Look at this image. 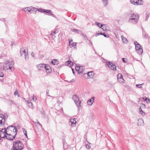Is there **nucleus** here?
I'll use <instances>...</instances> for the list:
<instances>
[{
	"label": "nucleus",
	"instance_id": "obj_56",
	"mask_svg": "<svg viewBox=\"0 0 150 150\" xmlns=\"http://www.w3.org/2000/svg\"><path fill=\"white\" fill-rule=\"evenodd\" d=\"M37 123H38V124H39V125L40 126V127H42V125H41V124H40V122H37Z\"/></svg>",
	"mask_w": 150,
	"mask_h": 150
},
{
	"label": "nucleus",
	"instance_id": "obj_32",
	"mask_svg": "<svg viewBox=\"0 0 150 150\" xmlns=\"http://www.w3.org/2000/svg\"><path fill=\"white\" fill-rule=\"evenodd\" d=\"M117 78L118 80L119 79H120L122 78V74L120 73L118 74L117 76Z\"/></svg>",
	"mask_w": 150,
	"mask_h": 150
},
{
	"label": "nucleus",
	"instance_id": "obj_47",
	"mask_svg": "<svg viewBox=\"0 0 150 150\" xmlns=\"http://www.w3.org/2000/svg\"><path fill=\"white\" fill-rule=\"evenodd\" d=\"M86 147L87 149H89L91 147V146L89 145L86 144Z\"/></svg>",
	"mask_w": 150,
	"mask_h": 150
},
{
	"label": "nucleus",
	"instance_id": "obj_8",
	"mask_svg": "<svg viewBox=\"0 0 150 150\" xmlns=\"http://www.w3.org/2000/svg\"><path fill=\"white\" fill-rule=\"evenodd\" d=\"M106 64L108 66V67L112 70L116 71V66L115 65L113 64L112 62H106Z\"/></svg>",
	"mask_w": 150,
	"mask_h": 150
},
{
	"label": "nucleus",
	"instance_id": "obj_24",
	"mask_svg": "<svg viewBox=\"0 0 150 150\" xmlns=\"http://www.w3.org/2000/svg\"><path fill=\"white\" fill-rule=\"evenodd\" d=\"M51 63L53 65H57L58 64V62L56 59H54L51 62Z\"/></svg>",
	"mask_w": 150,
	"mask_h": 150
},
{
	"label": "nucleus",
	"instance_id": "obj_44",
	"mask_svg": "<svg viewBox=\"0 0 150 150\" xmlns=\"http://www.w3.org/2000/svg\"><path fill=\"white\" fill-rule=\"evenodd\" d=\"M81 34H82V35L83 36V38L84 39L86 40L87 39V37L86 35L83 34L82 33Z\"/></svg>",
	"mask_w": 150,
	"mask_h": 150
},
{
	"label": "nucleus",
	"instance_id": "obj_33",
	"mask_svg": "<svg viewBox=\"0 0 150 150\" xmlns=\"http://www.w3.org/2000/svg\"><path fill=\"white\" fill-rule=\"evenodd\" d=\"M68 64H70V66H72L73 65V63L71 61H68L66 62Z\"/></svg>",
	"mask_w": 150,
	"mask_h": 150
},
{
	"label": "nucleus",
	"instance_id": "obj_17",
	"mask_svg": "<svg viewBox=\"0 0 150 150\" xmlns=\"http://www.w3.org/2000/svg\"><path fill=\"white\" fill-rule=\"evenodd\" d=\"M137 124L139 126H142L144 125V123L143 120L142 118H139L138 120Z\"/></svg>",
	"mask_w": 150,
	"mask_h": 150
},
{
	"label": "nucleus",
	"instance_id": "obj_10",
	"mask_svg": "<svg viewBox=\"0 0 150 150\" xmlns=\"http://www.w3.org/2000/svg\"><path fill=\"white\" fill-rule=\"evenodd\" d=\"M5 116L2 114L0 115V127L4 125L5 121Z\"/></svg>",
	"mask_w": 150,
	"mask_h": 150
},
{
	"label": "nucleus",
	"instance_id": "obj_54",
	"mask_svg": "<svg viewBox=\"0 0 150 150\" xmlns=\"http://www.w3.org/2000/svg\"><path fill=\"white\" fill-rule=\"evenodd\" d=\"M4 76V74L3 73H1L0 74V76L1 77H3Z\"/></svg>",
	"mask_w": 150,
	"mask_h": 150
},
{
	"label": "nucleus",
	"instance_id": "obj_59",
	"mask_svg": "<svg viewBox=\"0 0 150 150\" xmlns=\"http://www.w3.org/2000/svg\"><path fill=\"white\" fill-rule=\"evenodd\" d=\"M15 45V44H13V43L12 44H11V46H14Z\"/></svg>",
	"mask_w": 150,
	"mask_h": 150
},
{
	"label": "nucleus",
	"instance_id": "obj_14",
	"mask_svg": "<svg viewBox=\"0 0 150 150\" xmlns=\"http://www.w3.org/2000/svg\"><path fill=\"white\" fill-rule=\"evenodd\" d=\"M42 12H45L46 13H49L48 15L54 16V14L52 13L51 11L49 10L42 9Z\"/></svg>",
	"mask_w": 150,
	"mask_h": 150
},
{
	"label": "nucleus",
	"instance_id": "obj_48",
	"mask_svg": "<svg viewBox=\"0 0 150 150\" xmlns=\"http://www.w3.org/2000/svg\"><path fill=\"white\" fill-rule=\"evenodd\" d=\"M103 35L105 37L108 38V35H106L105 33H103Z\"/></svg>",
	"mask_w": 150,
	"mask_h": 150
},
{
	"label": "nucleus",
	"instance_id": "obj_39",
	"mask_svg": "<svg viewBox=\"0 0 150 150\" xmlns=\"http://www.w3.org/2000/svg\"><path fill=\"white\" fill-rule=\"evenodd\" d=\"M32 97L33 100L34 101H35L37 100V98L35 96L33 95Z\"/></svg>",
	"mask_w": 150,
	"mask_h": 150
},
{
	"label": "nucleus",
	"instance_id": "obj_62",
	"mask_svg": "<svg viewBox=\"0 0 150 150\" xmlns=\"http://www.w3.org/2000/svg\"><path fill=\"white\" fill-rule=\"evenodd\" d=\"M0 140H1V138H0Z\"/></svg>",
	"mask_w": 150,
	"mask_h": 150
},
{
	"label": "nucleus",
	"instance_id": "obj_19",
	"mask_svg": "<svg viewBox=\"0 0 150 150\" xmlns=\"http://www.w3.org/2000/svg\"><path fill=\"white\" fill-rule=\"evenodd\" d=\"M70 122L71 123V126H75L76 125V121L74 118H71L70 119Z\"/></svg>",
	"mask_w": 150,
	"mask_h": 150
},
{
	"label": "nucleus",
	"instance_id": "obj_29",
	"mask_svg": "<svg viewBox=\"0 0 150 150\" xmlns=\"http://www.w3.org/2000/svg\"><path fill=\"white\" fill-rule=\"evenodd\" d=\"M33 9L34 11H38L39 12H42V9L40 8H35L33 7Z\"/></svg>",
	"mask_w": 150,
	"mask_h": 150
},
{
	"label": "nucleus",
	"instance_id": "obj_42",
	"mask_svg": "<svg viewBox=\"0 0 150 150\" xmlns=\"http://www.w3.org/2000/svg\"><path fill=\"white\" fill-rule=\"evenodd\" d=\"M73 40L72 39H70L69 40V44L70 46L71 45V44L73 43L72 42Z\"/></svg>",
	"mask_w": 150,
	"mask_h": 150
},
{
	"label": "nucleus",
	"instance_id": "obj_43",
	"mask_svg": "<svg viewBox=\"0 0 150 150\" xmlns=\"http://www.w3.org/2000/svg\"><path fill=\"white\" fill-rule=\"evenodd\" d=\"M143 84H143H136V86L137 87H138L139 88H142V86H141V85H142Z\"/></svg>",
	"mask_w": 150,
	"mask_h": 150
},
{
	"label": "nucleus",
	"instance_id": "obj_53",
	"mask_svg": "<svg viewBox=\"0 0 150 150\" xmlns=\"http://www.w3.org/2000/svg\"><path fill=\"white\" fill-rule=\"evenodd\" d=\"M125 58H122V61L124 62H126V61H125Z\"/></svg>",
	"mask_w": 150,
	"mask_h": 150
},
{
	"label": "nucleus",
	"instance_id": "obj_36",
	"mask_svg": "<svg viewBox=\"0 0 150 150\" xmlns=\"http://www.w3.org/2000/svg\"><path fill=\"white\" fill-rule=\"evenodd\" d=\"M146 17L145 19V21H146L147 20L148 18L149 17V14L148 13H146Z\"/></svg>",
	"mask_w": 150,
	"mask_h": 150
},
{
	"label": "nucleus",
	"instance_id": "obj_37",
	"mask_svg": "<svg viewBox=\"0 0 150 150\" xmlns=\"http://www.w3.org/2000/svg\"><path fill=\"white\" fill-rule=\"evenodd\" d=\"M14 95L15 96H16V95H18V96L19 97V95L18 94V91L17 90H16L15 91L14 93Z\"/></svg>",
	"mask_w": 150,
	"mask_h": 150
},
{
	"label": "nucleus",
	"instance_id": "obj_7",
	"mask_svg": "<svg viewBox=\"0 0 150 150\" xmlns=\"http://www.w3.org/2000/svg\"><path fill=\"white\" fill-rule=\"evenodd\" d=\"M131 2L136 5H142L144 4V2L142 0H130Z\"/></svg>",
	"mask_w": 150,
	"mask_h": 150
},
{
	"label": "nucleus",
	"instance_id": "obj_22",
	"mask_svg": "<svg viewBox=\"0 0 150 150\" xmlns=\"http://www.w3.org/2000/svg\"><path fill=\"white\" fill-rule=\"evenodd\" d=\"M96 25L98 26L99 27H100L102 29H103V30H104L105 29L104 28V27H105V25H102V24H101L100 23H98V22H96Z\"/></svg>",
	"mask_w": 150,
	"mask_h": 150
},
{
	"label": "nucleus",
	"instance_id": "obj_23",
	"mask_svg": "<svg viewBox=\"0 0 150 150\" xmlns=\"http://www.w3.org/2000/svg\"><path fill=\"white\" fill-rule=\"evenodd\" d=\"M73 99L74 100V102L77 101H79V98L76 95H74L73 96Z\"/></svg>",
	"mask_w": 150,
	"mask_h": 150
},
{
	"label": "nucleus",
	"instance_id": "obj_46",
	"mask_svg": "<svg viewBox=\"0 0 150 150\" xmlns=\"http://www.w3.org/2000/svg\"><path fill=\"white\" fill-rule=\"evenodd\" d=\"M76 42H73L71 45H72V47L75 46H76Z\"/></svg>",
	"mask_w": 150,
	"mask_h": 150
},
{
	"label": "nucleus",
	"instance_id": "obj_2",
	"mask_svg": "<svg viewBox=\"0 0 150 150\" xmlns=\"http://www.w3.org/2000/svg\"><path fill=\"white\" fill-rule=\"evenodd\" d=\"M14 64V62L12 59L9 60H6L3 66V69L6 70L9 69L11 70L12 67H13Z\"/></svg>",
	"mask_w": 150,
	"mask_h": 150
},
{
	"label": "nucleus",
	"instance_id": "obj_26",
	"mask_svg": "<svg viewBox=\"0 0 150 150\" xmlns=\"http://www.w3.org/2000/svg\"><path fill=\"white\" fill-rule=\"evenodd\" d=\"M75 103L78 107H79L81 106V102L79 100V101L75 102Z\"/></svg>",
	"mask_w": 150,
	"mask_h": 150
},
{
	"label": "nucleus",
	"instance_id": "obj_52",
	"mask_svg": "<svg viewBox=\"0 0 150 150\" xmlns=\"http://www.w3.org/2000/svg\"><path fill=\"white\" fill-rule=\"evenodd\" d=\"M141 106L144 108L145 107V105L143 103L141 104Z\"/></svg>",
	"mask_w": 150,
	"mask_h": 150
},
{
	"label": "nucleus",
	"instance_id": "obj_55",
	"mask_svg": "<svg viewBox=\"0 0 150 150\" xmlns=\"http://www.w3.org/2000/svg\"><path fill=\"white\" fill-rule=\"evenodd\" d=\"M26 8H23V11H25V12H26Z\"/></svg>",
	"mask_w": 150,
	"mask_h": 150
},
{
	"label": "nucleus",
	"instance_id": "obj_27",
	"mask_svg": "<svg viewBox=\"0 0 150 150\" xmlns=\"http://www.w3.org/2000/svg\"><path fill=\"white\" fill-rule=\"evenodd\" d=\"M122 39L123 42H124V43H127V41L126 38L123 36H122Z\"/></svg>",
	"mask_w": 150,
	"mask_h": 150
},
{
	"label": "nucleus",
	"instance_id": "obj_3",
	"mask_svg": "<svg viewBox=\"0 0 150 150\" xmlns=\"http://www.w3.org/2000/svg\"><path fill=\"white\" fill-rule=\"evenodd\" d=\"M139 16L136 13H133L130 17L129 21L130 23H137L139 19Z\"/></svg>",
	"mask_w": 150,
	"mask_h": 150
},
{
	"label": "nucleus",
	"instance_id": "obj_25",
	"mask_svg": "<svg viewBox=\"0 0 150 150\" xmlns=\"http://www.w3.org/2000/svg\"><path fill=\"white\" fill-rule=\"evenodd\" d=\"M72 31L74 32L78 33L79 34H82V33L81 31L77 29H73Z\"/></svg>",
	"mask_w": 150,
	"mask_h": 150
},
{
	"label": "nucleus",
	"instance_id": "obj_16",
	"mask_svg": "<svg viewBox=\"0 0 150 150\" xmlns=\"http://www.w3.org/2000/svg\"><path fill=\"white\" fill-rule=\"evenodd\" d=\"M75 69L76 70L78 71L79 73H81L82 72L83 70V67L82 66H76V67Z\"/></svg>",
	"mask_w": 150,
	"mask_h": 150
},
{
	"label": "nucleus",
	"instance_id": "obj_35",
	"mask_svg": "<svg viewBox=\"0 0 150 150\" xmlns=\"http://www.w3.org/2000/svg\"><path fill=\"white\" fill-rule=\"evenodd\" d=\"M22 130L23 132V133H24V134L25 135V136L27 138H28V136H27V132L26 131H25V129L24 128H23L22 129Z\"/></svg>",
	"mask_w": 150,
	"mask_h": 150
},
{
	"label": "nucleus",
	"instance_id": "obj_20",
	"mask_svg": "<svg viewBox=\"0 0 150 150\" xmlns=\"http://www.w3.org/2000/svg\"><path fill=\"white\" fill-rule=\"evenodd\" d=\"M33 7L32 6H30V7H28L26 8V10L27 12H31L32 13V11L34 10L33 9Z\"/></svg>",
	"mask_w": 150,
	"mask_h": 150
},
{
	"label": "nucleus",
	"instance_id": "obj_12",
	"mask_svg": "<svg viewBox=\"0 0 150 150\" xmlns=\"http://www.w3.org/2000/svg\"><path fill=\"white\" fill-rule=\"evenodd\" d=\"M44 67V70H45L47 73L48 74L50 73L51 71L50 67L48 64H45Z\"/></svg>",
	"mask_w": 150,
	"mask_h": 150
},
{
	"label": "nucleus",
	"instance_id": "obj_1",
	"mask_svg": "<svg viewBox=\"0 0 150 150\" xmlns=\"http://www.w3.org/2000/svg\"><path fill=\"white\" fill-rule=\"evenodd\" d=\"M13 150H22L24 149V145L23 142L18 140H16L13 142Z\"/></svg>",
	"mask_w": 150,
	"mask_h": 150
},
{
	"label": "nucleus",
	"instance_id": "obj_9",
	"mask_svg": "<svg viewBox=\"0 0 150 150\" xmlns=\"http://www.w3.org/2000/svg\"><path fill=\"white\" fill-rule=\"evenodd\" d=\"M16 136H14V134L13 133H7L5 137H6V139L8 140H13L14 139H15Z\"/></svg>",
	"mask_w": 150,
	"mask_h": 150
},
{
	"label": "nucleus",
	"instance_id": "obj_15",
	"mask_svg": "<svg viewBox=\"0 0 150 150\" xmlns=\"http://www.w3.org/2000/svg\"><path fill=\"white\" fill-rule=\"evenodd\" d=\"M136 52L139 54H142L143 50L142 47H135Z\"/></svg>",
	"mask_w": 150,
	"mask_h": 150
},
{
	"label": "nucleus",
	"instance_id": "obj_11",
	"mask_svg": "<svg viewBox=\"0 0 150 150\" xmlns=\"http://www.w3.org/2000/svg\"><path fill=\"white\" fill-rule=\"evenodd\" d=\"M85 74L87 75V79H90L93 78L94 75V73L93 71H91L85 73Z\"/></svg>",
	"mask_w": 150,
	"mask_h": 150
},
{
	"label": "nucleus",
	"instance_id": "obj_61",
	"mask_svg": "<svg viewBox=\"0 0 150 150\" xmlns=\"http://www.w3.org/2000/svg\"><path fill=\"white\" fill-rule=\"evenodd\" d=\"M148 100L150 103V99H148Z\"/></svg>",
	"mask_w": 150,
	"mask_h": 150
},
{
	"label": "nucleus",
	"instance_id": "obj_58",
	"mask_svg": "<svg viewBox=\"0 0 150 150\" xmlns=\"http://www.w3.org/2000/svg\"><path fill=\"white\" fill-rule=\"evenodd\" d=\"M71 69H72V71L73 73V74H74V73H75V72H74V69H72V68Z\"/></svg>",
	"mask_w": 150,
	"mask_h": 150
},
{
	"label": "nucleus",
	"instance_id": "obj_49",
	"mask_svg": "<svg viewBox=\"0 0 150 150\" xmlns=\"http://www.w3.org/2000/svg\"><path fill=\"white\" fill-rule=\"evenodd\" d=\"M49 90H47V91H46V93H47V95L48 96H50V97H52L51 96H50L49 95H48V94L49 93Z\"/></svg>",
	"mask_w": 150,
	"mask_h": 150
},
{
	"label": "nucleus",
	"instance_id": "obj_41",
	"mask_svg": "<svg viewBox=\"0 0 150 150\" xmlns=\"http://www.w3.org/2000/svg\"><path fill=\"white\" fill-rule=\"evenodd\" d=\"M139 109L140 112L141 113V114L143 115V113H144V114H145V113L142 110L141 107H139Z\"/></svg>",
	"mask_w": 150,
	"mask_h": 150
},
{
	"label": "nucleus",
	"instance_id": "obj_51",
	"mask_svg": "<svg viewBox=\"0 0 150 150\" xmlns=\"http://www.w3.org/2000/svg\"><path fill=\"white\" fill-rule=\"evenodd\" d=\"M145 98L144 97L142 98V99L144 100L145 101H147L148 100V98L146 97H145Z\"/></svg>",
	"mask_w": 150,
	"mask_h": 150
},
{
	"label": "nucleus",
	"instance_id": "obj_31",
	"mask_svg": "<svg viewBox=\"0 0 150 150\" xmlns=\"http://www.w3.org/2000/svg\"><path fill=\"white\" fill-rule=\"evenodd\" d=\"M118 80L120 83L122 84L124 82L125 80L123 78L120 79H119Z\"/></svg>",
	"mask_w": 150,
	"mask_h": 150
},
{
	"label": "nucleus",
	"instance_id": "obj_18",
	"mask_svg": "<svg viewBox=\"0 0 150 150\" xmlns=\"http://www.w3.org/2000/svg\"><path fill=\"white\" fill-rule=\"evenodd\" d=\"M95 98L94 97H93L91 98L90 99L88 100L87 101V104L88 105H92L93 103Z\"/></svg>",
	"mask_w": 150,
	"mask_h": 150
},
{
	"label": "nucleus",
	"instance_id": "obj_60",
	"mask_svg": "<svg viewBox=\"0 0 150 150\" xmlns=\"http://www.w3.org/2000/svg\"><path fill=\"white\" fill-rule=\"evenodd\" d=\"M26 102L28 103H28H30V102H29V101H27Z\"/></svg>",
	"mask_w": 150,
	"mask_h": 150
},
{
	"label": "nucleus",
	"instance_id": "obj_45",
	"mask_svg": "<svg viewBox=\"0 0 150 150\" xmlns=\"http://www.w3.org/2000/svg\"><path fill=\"white\" fill-rule=\"evenodd\" d=\"M103 33H96V34H95V36L96 37H97L99 35H103Z\"/></svg>",
	"mask_w": 150,
	"mask_h": 150
},
{
	"label": "nucleus",
	"instance_id": "obj_50",
	"mask_svg": "<svg viewBox=\"0 0 150 150\" xmlns=\"http://www.w3.org/2000/svg\"><path fill=\"white\" fill-rule=\"evenodd\" d=\"M31 55L33 57H34L35 54H34V53L33 52H31Z\"/></svg>",
	"mask_w": 150,
	"mask_h": 150
},
{
	"label": "nucleus",
	"instance_id": "obj_13",
	"mask_svg": "<svg viewBox=\"0 0 150 150\" xmlns=\"http://www.w3.org/2000/svg\"><path fill=\"white\" fill-rule=\"evenodd\" d=\"M45 64H40L37 65V67L38 70H44Z\"/></svg>",
	"mask_w": 150,
	"mask_h": 150
},
{
	"label": "nucleus",
	"instance_id": "obj_38",
	"mask_svg": "<svg viewBox=\"0 0 150 150\" xmlns=\"http://www.w3.org/2000/svg\"><path fill=\"white\" fill-rule=\"evenodd\" d=\"M28 106L31 108H33V104L32 103L30 102V103H28Z\"/></svg>",
	"mask_w": 150,
	"mask_h": 150
},
{
	"label": "nucleus",
	"instance_id": "obj_21",
	"mask_svg": "<svg viewBox=\"0 0 150 150\" xmlns=\"http://www.w3.org/2000/svg\"><path fill=\"white\" fill-rule=\"evenodd\" d=\"M142 34L143 36L145 38H148V35L147 33L144 30V29L142 28Z\"/></svg>",
	"mask_w": 150,
	"mask_h": 150
},
{
	"label": "nucleus",
	"instance_id": "obj_6",
	"mask_svg": "<svg viewBox=\"0 0 150 150\" xmlns=\"http://www.w3.org/2000/svg\"><path fill=\"white\" fill-rule=\"evenodd\" d=\"M7 131L5 128H0V137L1 138H4L6 137L7 134Z\"/></svg>",
	"mask_w": 150,
	"mask_h": 150
},
{
	"label": "nucleus",
	"instance_id": "obj_4",
	"mask_svg": "<svg viewBox=\"0 0 150 150\" xmlns=\"http://www.w3.org/2000/svg\"><path fill=\"white\" fill-rule=\"evenodd\" d=\"M6 129L8 133L11 132L14 134L15 136H16L17 134V129L16 127L14 126H10L7 127Z\"/></svg>",
	"mask_w": 150,
	"mask_h": 150
},
{
	"label": "nucleus",
	"instance_id": "obj_57",
	"mask_svg": "<svg viewBox=\"0 0 150 150\" xmlns=\"http://www.w3.org/2000/svg\"><path fill=\"white\" fill-rule=\"evenodd\" d=\"M75 81V80H74V79H73L72 80H71L70 81V82H74Z\"/></svg>",
	"mask_w": 150,
	"mask_h": 150
},
{
	"label": "nucleus",
	"instance_id": "obj_28",
	"mask_svg": "<svg viewBox=\"0 0 150 150\" xmlns=\"http://www.w3.org/2000/svg\"><path fill=\"white\" fill-rule=\"evenodd\" d=\"M132 11H129L126 13V16H129L132 14Z\"/></svg>",
	"mask_w": 150,
	"mask_h": 150
},
{
	"label": "nucleus",
	"instance_id": "obj_30",
	"mask_svg": "<svg viewBox=\"0 0 150 150\" xmlns=\"http://www.w3.org/2000/svg\"><path fill=\"white\" fill-rule=\"evenodd\" d=\"M134 44L135 45V47H141V45L136 41L134 42Z\"/></svg>",
	"mask_w": 150,
	"mask_h": 150
},
{
	"label": "nucleus",
	"instance_id": "obj_34",
	"mask_svg": "<svg viewBox=\"0 0 150 150\" xmlns=\"http://www.w3.org/2000/svg\"><path fill=\"white\" fill-rule=\"evenodd\" d=\"M108 0H103V3L105 4V6H107L108 4Z\"/></svg>",
	"mask_w": 150,
	"mask_h": 150
},
{
	"label": "nucleus",
	"instance_id": "obj_40",
	"mask_svg": "<svg viewBox=\"0 0 150 150\" xmlns=\"http://www.w3.org/2000/svg\"><path fill=\"white\" fill-rule=\"evenodd\" d=\"M57 33V32H56V30L54 31H53L51 33H50V35L52 36V37L53 38V36L52 35H53L54 34H55Z\"/></svg>",
	"mask_w": 150,
	"mask_h": 150
},
{
	"label": "nucleus",
	"instance_id": "obj_5",
	"mask_svg": "<svg viewBox=\"0 0 150 150\" xmlns=\"http://www.w3.org/2000/svg\"><path fill=\"white\" fill-rule=\"evenodd\" d=\"M22 47L20 50V52L21 54L22 55L24 54L25 56V58L26 60L28 59L29 57L28 54V50L27 49L26 47Z\"/></svg>",
	"mask_w": 150,
	"mask_h": 150
}]
</instances>
